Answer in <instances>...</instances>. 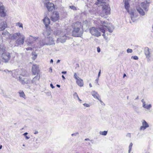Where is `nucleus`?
Wrapping results in <instances>:
<instances>
[{
  "mask_svg": "<svg viewBox=\"0 0 153 153\" xmlns=\"http://www.w3.org/2000/svg\"><path fill=\"white\" fill-rule=\"evenodd\" d=\"M38 38V37H32L31 38H30V39H31V40H35L36 39H37Z\"/></svg>",
  "mask_w": 153,
  "mask_h": 153,
  "instance_id": "58836bf2",
  "label": "nucleus"
},
{
  "mask_svg": "<svg viewBox=\"0 0 153 153\" xmlns=\"http://www.w3.org/2000/svg\"><path fill=\"white\" fill-rule=\"evenodd\" d=\"M50 86L52 88H54V86L53 84L51 83L50 84Z\"/></svg>",
  "mask_w": 153,
  "mask_h": 153,
  "instance_id": "6e6d98bb",
  "label": "nucleus"
},
{
  "mask_svg": "<svg viewBox=\"0 0 153 153\" xmlns=\"http://www.w3.org/2000/svg\"><path fill=\"white\" fill-rule=\"evenodd\" d=\"M62 78L63 79H65V77H64V76L63 75L62 76Z\"/></svg>",
  "mask_w": 153,
  "mask_h": 153,
  "instance_id": "0e129e2a",
  "label": "nucleus"
},
{
  "mask_svg": "<svg viewBox=\"0 0 153 153\" xmlns=\"http://www.w3.org/2000/svg\"><path fill=\"white\" fill-rule=\"evenodd\" d=\"M136 8L137 11L140 15L142 16H143L145 15V13L144 12L141 8L140 5L137 6L136 7Z\"/></svg>",
  "mask_w": 153,
  "mask_h": 153,
  "instance_id": "aec40b11",
  "label": "nucleus"
},
{
  "mask_svg": "<svg viewBox=\"0 0 153 153\" xmlns=\"http://www.w3.org/2000/svg\"><path fill=\"white\" fill-rule=\"evenodd\" d=\"M40 78V75H37L33 78L32 81V83L33 84H36L39 80Z\"/></svg>",
  "mask_w": 153,
  "mask_h": 153,
  "instance_id": "412c9836",
  "label": "nucleus"
},
{
  "mask_svg": "<svg viewBox=\"0 0 153 153\" xmlns=\"http://www.w3.org/2000/svg\"><path fill=\"white\" fill-rule=\"evenodd\" d=\"M26 49L27 51L30 50H31L32 49V48H31L29 47L27 48H26Z\"/></svg>",
  "mask_w": 153,
  "mask_h": 153,
  "instance_id": "de8ad7c7",
  "label": "nucleus"
},
{
  "mask_svg": "<svg viewBox=\"0 0 153 153\" xmlns=\"http://www.w3.org/2000/svg\"><path fill=\"white\" fill-rule=\"evenodd\" d=\"M83 105L85 107H90L89 105V104H88L84 103V104H83Z\"/></svg>",
  "mask_w": 153,
  "mask_h": 153,
  "instance_id": "37998d69",
  "label": "nucleus"
},
{
  "mask_svg": "<svg viewBox=\"0 0 153 153\" xmlns=\"http://www.w3.org/2000/svg\"><path fill=\"white\" fill-rule=\"evenodd\" d=\"M32 72L34 75L38 74L39 72V67L36 65H33L32 67Z\"/></svg>",
  "mask_w": 153,
  "mask_h": 153,
  "instance_id": "ddd939ff",
  "label": "nucleus"
},
{
  "mask_svg": "<svg viewBox=\"0 0 153 153\" xmlns=\"http://www.w3.org/2000/svg\"><path fill=\"white\" fill-rule=\"evenodd\" d=\"M44 4V6L46 7L49 11H51L54 9L53 3L50 2L48 0H45Z\"/></svg>",
  "mask_w": 153,
  "mask_h": 153,
  "instance_id": "0eeeda50",
  "label": "nucleus"
},
{
  "mask_svg": "<svg viewBox=\"0 0 153 153\" xmlns=\"http://www.w3.org/2000/svg\"><path fill=\"white\" fill-rule=\"evenodd\" d=\"M131 19L133 22H134L135 20V18L134 17V16H131Z\"/></svg>",
  "mask_w": 153,
  "mask_h": 153,
  "instance_id": "c03bdc74",
  "label": "nucleus"
},
{
  "mask_svg": "<svg viewBox=\"0 0 153 153\" xmlns=\"http://www.w3.org/2000/svg\"><path fill=\"white\" fill-rule=\"evenodd\" d=\"M152 107V105L151 104H149L148 105H145V106L144 107H143L145 108H146L147 109L149 110L150 109V108H151Z\"/></svg>",
  "mask_w": 153,
  "mask_h": 153,
  "instance_id": "c85d7f7f",
  "label": "nucleus"
},
{
  "mask_svg": "<svg viewBox=\"0 0 153 153\" xmlns=\"http://www.w3.org/2000/svg\"><path fill=\"white\" fill-rule=\"evenodd\" d=\"M53 34L57 38V42H65L68 37L65 32L61 31L60 30H56L54 31Z\"/></svg>",
  "mask_w": 153,
  "mask_h": 153,
  "instance_id": "7ed1b4c3",
  "label": "nucleus"
},
{
  "mask_svg": "<svg viewBox=\"0 0 153 153\" xmlns=\"http://www.w3.org/2000/svg\"><path fill=\"white\" fill-rule=\"evenodd\" d=\"M129 5L128 1H126L125 2V7L128 12H129Z\"/></svg>",
  "mask_w": 153,
  "mask_h": 153,
  "instance_id": "cd10ccee",
  "label": "nucleus"
},
{
  "mask_svg": "<svg viewBox=\"0 0 153 153\" xmlns=\"http://www.w3.org/2000/svg\"><path fill=\"white\" fill-rule=\"evenodd\" d=\"M4 71L5 72V73H6L7 74H11V71H10L9 70H8L7 69H5V70H4Z\"/></svg>",
  "mask_w": 153,
  "mask_h": 153,
  "instance_id": "f704fd0d",
  "label": "nucleus"
},
{
  "mask_svg": "<svg viewBox=\"0 0 153 153\" xmlns=\"http://www.w3.org/2000/svg\"><path fill=\"white\" fill-rule=\"evenodd\" d=\"M1 34L4 37L7 39L9 38L12 40L16 39L15 42V46H18L23 45L24 43L25 37L24 35L19 32L10 34L7 31H5L3 32Z\"/></svg>",
  "mask_w": 153,
  "mask_h": 153,
  "instance_id": "f257e3e1",
  "label": "nucleus"
},
{
  "mask_svg": "<svg viewBox=\"0 0 153 153\" xmlns=\"http://www.w3.org/2000/svg\"><path fill=\"white\" fill-rule=\"evenodd\" d=\"M128 12L129 13V14L131 16H134V13L133 12H132V11L129 12H129Z\"/></svg>",
  "mask_w": 153,
  "mask_h": 153,
  "instance_id": "a18cd8bd",
  "label": "nucleus"
},
{
  "mask_svg": "<svg viewBox=\"0 0 153 153\" xmlns=\"http://www.w3.org/2000/svg\"><path fill=\"white\" fill-rule=\"evenodd\" d=\"M19 96L21 97H22L24 98H25V95L23 91H22L21 92H19Z\"/></svg>",
  "mask_w": 153,
  "mask_h": 153,
  "instance_id": "7c9ffc66",
  "label": "nucleus"
},
{
  "mask_svg": "<svg viewBox=\"0 0 153 153\" xmlns=\"http://www.w3.org/2000/svg\"><path fill=\"white\" fill-rule=\"evenodd\" d=\"M1 54L2 61L5 63L7 62L10 58V53L7 52H5Z\"/></svg>",
  "mask_w": 153,
  "mask_h": 153,
  "instance_id": "1a4fd4ad",
  "label": "nucleus"
},
{
  "mask_svg": "<svg viewBox=\"0 0 153 153\" xmlns=\"http://www.w3.org/2000/svg\"><path fill=\"white\" fill-rule=\"evenodd\" d=\"M73 95L74 96V98H76V97H77V98H78V96L77 94L76 93H75L74 94H73Z\"/></svg>",
  "mask_w": 153,
  "mask_h": 153,
  "instance_id": "ea45409f",
  "label": "nucleus"
},
{
  "mask_svg": "<svg viewBox=\"0 0 153 153\" xmlns=\"http://www.w3.org/2000/svg\"><path fill=\"white\" fill-rule=\"evenodd\" d=\"M90 33L92 35L98 37L101 36L100 33L98 31L97 28L92 27L89 29Z\"/></svg>",
  "mask_w": 153,
  "mask_h": 153,
  "instance_id": "6e6552de",
  "label": "nucleus"
},
{
  "mask_svg": "<svg viewBox=\"0 0 153 153\" xmlns=\"http://www.w3.org/2000/svg\"><path fill=\"white\" fill-rule=\"evenodd\" d=\"M7 11L5 7L3 5L0 6V16L4 17L6 16Z\"/></svg>",
  "mask_w": 153,
  "mask_h": 153,
  "instance_id": "4468645a",
  "label": "nucleus"
},
{
  "mask_svg": "<svg viewBox=\"0 0 153 153\" xmlns=\"http://www.w3.org/2000/svg\"><path fill=\"white\" fill-rule=\"evenodd\" d=\"M56 86L58 88H59L60 86L58 84L56 85Z\"/></svg>",
  "mask_w": 153,
  "mask_h": 153,
  "instance_id": "e2e57ef3",
  "label": "nucleus"
},
{
  "mask_svg": "<svg viewBox=\"0 0 153 153\" xmlns=\"http://www.w3.org/2000/svg\"><path fill=\"white\" fill-rule=\"evenodd\" d=\"M7 27V22H0V31L4 30Z\"/></svg>",
  "mask_w": 153,
  "mask_h": 153,
  "instance_id": "2eb2a0df",
  "label": "nucleus"
},
{
  "mask_svg": "<svg viewBox=\"0 0 153 153\" xmlns=\"http://www.w3.org/2000/svg\"><path fill=\"white\" fill-rule=\"evenodd\" d=\"M74 29L72 32V35L75 37H80L82 35L83 31L81 29L73 28Z\"/></svg>",
  "mask_w": 153,
  "mask_h": 153,
  "instance_id": "9d476101",
  "label": "nucleus"
},
{
  "mask_svg": "<svg viewBox=\"0 0 153 153\" xmlns=\"http://www.w3.org/2000/svg\"><path fill=\"white\" fill-rule=\"evenodd\" d=\"M70 8H71V9H72L73 10H76V8L74 6H70Z\"/></svg>",
  "mask_w": 153,
  "mask_h": 153,
  "instance_id": "e433bc0d",
  "label": "nucleus"
},
{
  "mask_svg": "<svg viewBox=\"0 0 153 153\" xmlns=\"http://www.w3.org/2000/svg\"><path fill=\"white\" fill-rule=\"evenodd\" d=\"M74 77L76 80L79 79V77L77 76V75L76 73H75L74 74Z\"/></svg>",
  "mask_w": 153,
  "mask_h": 153,
  "instance_id": "79ce46f5",
  "label": "nucleus"
},
{
  "mask_svg": "<svg viewBox=\"0 0 153 153\" xmlns=\"http://www.w3.org/2000/svg\"><path fill=\"white\" fill-rule=\"evenodd\" d=\"M18 79L22 84H27L30 82V80L26 78V74L23 75L21 74L18 77Z\"/></svg>",
  "mask_w": 153,
  "mask_h": 153,
  "instance_id": "423d86ee",
  "label": "nucleus"
},
{
  "mask_svg": "<svg viewBox=\"0 0 153 153\" xmlns=\"http://www.w3.org/2000/svg\"><path fill=\"white\" fill-rule=\"evenodd\" d=\"M46 31L44 32L43 34L45 36H49L50 35L52 32V30L49 27H46Z\"/></svg>",
  "mask_w": 153,
  "mask_h": 153,
  "instance_id": "4be33fe9",
  "label": "nucleus"
},
{
  "mask_svg": "<svg viewBox=\"0 0 153 153\" xmlns=\"http://www.w3.org/2000/svg\"><path fill=\"white\" fill-rule=\"evenodd\" d=\"M99 24V28L100 31L103 33V36L105 35V33L107 31L111 33L113 32L114 29L113 26L107 21H100Z\"/></svg>",
  "mask_w": 153,
  "mask_h": 153,
  "instance_id": "f03ea898",
  "label": "nucleus"
},
{
  "mask_svg": "<svg viewBox=\"0 0 153 153\" xmlns=\"http://www.w3.org/2000/svg\"><path fill=\"white\" fill-rule=\"evenodd\" d=\"M76 83L80 87H82L83 85V80L79 78V79H76Z\"/></svg>",
  "mask_w": 153,
  "mask_h": 153,
  "instance_id": "b1692460",
  "label": "nucleus"
},
{
  "mask_svg": "<svg viewBox=\"0 0 153 153\" xmlns=\"http://www.w3.org/2000/svg\"><path fill=\"white\" fill-rule=\"evenodd\" d=\"M78 98V100H79V101H81V100L79 99V97H78V98Z\"/></svg>",
  "mask_w": 153,
  "mask_h": 153,
  "instance_id": "774afa93",
  "label": "nucleus"
},
{
  "mask_svg": "<svg viewBox=\"0 0 153 153\" xmlns=\"http://www.w3.org/2000/svg\"><path fill=\"white\" fill-rule=\"evenodd\" d=\"M100 134L103 135H106L107 134V131H100Z\"/></svg>",
  "mask_w": 153,
  "mask_h": 153,
  "instance_id": "c756f323",
  "label": "nucleus"
},
{
  "mask_svg": "<svg viewBox=\"0 0 153 153\" xmlns=\"http://www.w3.org/2000/svg\"><path fill=\"white\" fill-rule=\"evenodd\" d=\"M149 4V0L146 1H145L142 2L140 4V6L145 10L147 11L148 10Z\"/></svg>",
  "mask_w": 153,
  "mask_h": 153,
  "instance_id": "f8f14e48",
  "label": "nucleus"
},
{
  "mask_svg": "<svg viewBox=\"0 0 153 153\" xmlns=\"http://www.w3.org/2000/svg\"><path fill=\"white\" fill-rule=\"evenodd\" d=\"M151 50L148 47H146L145 48V53L146 56V57L149 58L150 56Z\"/></svg>",
  "mask_w": 153,
  "mask_h": 153,
  "instance_id": "f3484780",
  "label": "nucleus"
},
{
  "mask_svg": "<svg viewBox=\"0 0 153 153\" xmlns=\"http://www.w3.org/2000/svg\"><path fill=\"white\" fill-rule=\"evenodd\" d=\"M126 136L127 137H131V134L130 133H128L127 134V135Z\"/></svg>",
  "mask_w": 153,
  "mask_h": 153,
  "instance_id": "864d4df0",
  "label": "nucleus"
},
{
  "mask_svg": "<svg viewBox=\"0 0 153 153\" xmlns=\"http://www.w3.org/2000/svg\"><path fill=\"white\" fill-rule=\"evenodd\" d=\"M127 51L128 53H131L132 52V50L131 49L128 48L127 49Z\"/></svg>",
  "mask_w": 153,
  "mask_h": 153,
  "instance_id": "4c0bfd02",
  "label": "nucleus"
},
{
  "mask_svg": "<svg viewBox=\"0 0 153 153\" xmlns=\"http://www.w3.org/2000/svg\"><path fill=\"white\" fill-rule=\"evenodd\" d=\"M78 134V132H77V133H75L72 134H71V136H76Z\"/></svg>",
  "mask_w": 153,
  "mask_h": 153,
  "instance_id": "3c124183",
  "label": "nucleus"
},
{
  "mask_svg": "<svg viewBox=\"0 0 153 153\" xmlns=\"http://www.w3.org/2000/svg\"><path fill=\"white\" fill-rule=\"evenodd\" d=\"M81 25L80 22H77L73 23L72 26L73 28L81 29Z\"/></svg>",
  "mask_w": 153,
  "mask_h": 153,
  "instance_id": "6ab92c4d",
  "label": "nucleus"
},
{
  "mask_svg": "<svg viewBox=\"0 0 153 153\" xmlns=\"http://www.w3.org/2000/svg\"><path fill=\"white\" fill-rule=\"evenodd\" d=\"M66 71H62V74H66Z\"/></svg>",
  "mask_w": 153,
  "mask_h": 153,
  "instance_id": "13d9d810",
  "label": "nucleus"
},
{
  "mask_svg": "<svg viewBox=\"0 0 153 153\" xmlns=\"http://www.w3.org/2000/svg\"><path fill=\"white\" fill-rule=\"evenodd\" d=\"M38 133V131H36L35 132V133H34V134H37Z\"/></svg>",
  "mask_w": 153,
  "mask_h": 153,
  "instance_id": "69168bd1",
  "label": "nucleus"
},
{
  "mask_svg": "<svg viewBox=\"0 0 153 153\" xmlns=\"http://www.w3.org/2000/svg\"><path fill=\"white\" fill-rule=\"evenodd\" d=\"M141 102H142L143 103V107H144V106H145V105H146V102L143 99L142 100H141Z\"/></svg>",
  "mask_w": 153,
  "mask_h": 153,
  "instance_id": "c9c22d12",
  "label": "nucleus"
},
{
  "mask_svg": "<svg viewBox=\"0 0 153 153\" xmlns=\"http://www.w3.org/2000/svg\"><path fill=\"white\" fill-rule=\"evenodd\" d=\"M97 51L98 53L100 52V48L99 47L97 48Z\"/></svg>",
  "mask_w": 153,
  "mask_h": 153,
  "instance_id": "8fccbe9b",
  "label": "nucleus"
},
{
  "mask_svg": "<svg viewBox=\"0 0 153 153\" xmlns=\"http://www.w3.org/2000/svg\"><path fill=\"white\" fill-rule=\"evenodd\" d=\"M16 25L19 26L20 27H22L23 29V25L21 23H16Z\"/></svg>",
  "mask_w": 153,
  "mask_h": 153,
  "instance_id": "2f4dec72",
  "label": "nucleus"
},
{
  "mask_svg": "<svg viewBox=\"0 0 153 153\" xmlns=\"http://www.w3.org/2000/svg\"><path fill=\"white\" fill-rule=\"evenodd\" d=\"M143 126L140 127V130H144L147 128L149 127V125L148 123L145 120H143L142 123Z\"/></svg>",
  "mask_w": 153,
  "mask_h": 153,
  "instance_id": "dca6fc26",
  "label": "nucleus"
},
{
  "mask_svg": "<svg viewBox=\"0 0 153 153\" xmlns=\"http://www.w3.org/2000/svg\"><path fill=\"white\" fill-rule=\"evenodd\" d=\"M106 1V0H97L98 1L96 2L95 4L99 7L100 5L102 6L103 11L106 15H108L110 14V7L104 4Z\"/></svg>",
  "mask_w": 153,
  "mask_h": 153,
  "instance_id": "20e7f679",
  "label": "nucleus"
},
{
  "mask_svg": "<svg viewBox=\"0 0 153 153\" xmlns=\"http://www.w3.org/2000/svg\"><path fill=\"white\" fill-rule=\"evenodd\" d=\"M97 99L98 100H99L100 102H102V101L100 99V98H99V97L98 98V99Z\"/></svg>",
  "mask_w": 153,
  "mask_h": 153,
  "instance_id": "bf43d9fd",
  "label": "nucleus"
},
{
  "mask_svg": "<svg viewBox=\"0 0 153 153\" xmlns=\"http://www.w3.org/2000/svg\"><path fill=\"white\" fill-rule=\"evenodd\" d=\"M88 22L87 21H85L83 22L82 26V30H85L88 27Z\"/></svg>",
  "mask_w": 153,
  "mask_h": 153,
  "instance_id": "393cba45",
  "label": "nucleus"
},
{
  "mask_svg": "<svg viewBox=\"0 0 153 153\" xmlns=\"http://www.w3.org/2000/svg\"><path fill=\"white\" fill-rule=\"evenodd\" d=\"M85 141L90 140V139L88 138H87L85 139Z\"/></svg>",
  "mask_w": 153,
  "mask_h": 153,
  "instance_id": "052dcab7",
  "label": "nucleus"
},
{
  "mask_svg": "<svg viewBox=\"0 0 153 153\" xmlns=\"http://www.w3.org/2000/svg\"><path fill=\"white\" fill-rule=\"evenodd\" d=\"M28 134V133L27 132H25V133H24L23 135L25 136L26 139L27 140H28L30 138V137H28L27 136V135Z\"/></svg>",
  "mask_w": 153,
  "mask_h": 153,
  "instance_id": "72a5a7b5",
  "label": "nucleus"
},
{
  "mask_svg": "<svg viewBox=\"0 0 153 153\" xmlns=\"http://www.w3.org/2000/svg\"><path fill=\"white\" fill-rule=\"evenodd\" d=\"M49 72H52V69L51 67H50L49 69Z\"/></svg>",
  "mask_w": 153,
  "mask_h": 153,
  "instance_id": "5fc2aeb1",
  "label": "nucleus"
},
{
  "mask_svg": "<svg viewBox=\"0 0 153 153\" xmlns=\"http://www.w3.org/2000/svg\"><path fill=\"white\" fill-rule=\"evenodd\" d=\"M89 86L90 88L92 87V85L91 83L89 84Z\"/></svg>",
  "mask_w": 153,
  "mask_h": 153,
  "instance_id": "338daca9",
  "label": "nucleus"
},
{
  "mask_svg": "<svg viewBox=\"0 0 153 153\" xmlns=\"http://www.w3.org/2000/svg\"><path fill=\"white\" fill-rule=\"evenodd\" d=\"M133 145V144L132 143H130L129 146L128 153H130L132 147Z\"/></svg>",
  "mask_w": 153,
  "mask_h": 153,
  "instance_id": "473e14b6",
  "label": "nucleus"
},
{
  "mask_svg": "<svg viewBox=\"0 0 153 153\" xmlns=\"http://www.w3.org/2000/svg\"><path fill=\"white\" fill-rule=\"evenodd\" d=\"M5 47L3 45H0V54H2L5 52Z\"/></svg>",
  "mask_w": 153,
  "mask_h": 153,
  "instance_id": "bb28decb",
  "label": "nucleus"
},
{
  "mask_svg": "<svg viewBox=\"0 0 153 153\" xmlns=\"http://www.w3.org/2000/svg\"><path fill=\"white\" fill-rule=\"evenodd\" d=\"M43 21L46 27L48 26L50 23V21L49 19L47 17H46L43 19Z\"/></svg>",
  "mask_w": 153,
  "mask_h": 153,
  "instance_id": "a211bd4d",
  "label": "nucleus"
},
{
  "mask_svg": "<svg viewBox=\"0 0 153 153\" xmlns=\"http://www.w3.org/2000/svg\"><path fill=\"white\" fill-rule=\"evenodd\" d=\"M100 74H101V70H100L99 72L98 76V78L100 77Z\"/></svg>",
  "mask_w": 153,
  "mask_h": 153,
  "instance_id": "603ef678",
  "label": "nucleus"
},
{
  "mask_svg": "<svg viewBox=\"0 0 153 153\" xmlns=\"http://www.w3.org/2000/svg\"><path fill=\"white\" fill-rule=\"evenodd\" d=\"M53 62V59H51V61H50V63H52Z\"/></svg>",
  "mask_w": 153,
  "mask_h": 153,
  "instance_id": "680f3d73",
  "label": "nucleus"
},
{
  "mask_svg": "<svg viewBox=\"0 0 153 153\" xmlns=\"http://www.w3.org/2000/svg\"><path fill=\"white\" fill-rule=\"evenodd\" d=\"M33 55H34V59H35L36 57L37 56V55L35 52H34L33 53Z\"/></svg>",
  "mask_w": 153,
  "mask_h": 153,
  "instance_id": "49530a36",
  "label": "nucleus"
},
{
  "mask_svg": "<svg viewBox=\"0 0 153 153\" xmlns=\"http://www.w3.org/2000/svg\"><path fill=\"white\" fill-rule=\"evenodd\" d=\"M91 94L95 98L97 99L99 97H100V96L98 94L97 92L95 91H92L91 92Z\"/></svg>",
  "mask_w": 153,
  "mask_h": 153,
  "instance_id": "a878e982",
  "label": "nucleus"
},
{
  "mask_svg": "<svg viewBox=\"0 0 153 153\" xmlns=\"http://www.w3.org/2000/svg\"><path fill=\"white\" fill-rule=\"evenodd\" d=\"M40 47L45 45H51L54 44V40L52 37L50 36L48 37L45 39L43 40L40 43Z\"/></svg>",
  "mask_w": 153,
  "mask_h": 153,
  "instance_id": "39448f33",
  "label": "nucleus"
},
{
  "mask_svg": "<svg viewBox=\"0 0 153 153\" xmlns=\"http://www.w3.org/2000/svg\"><path fill=\"white\" fill-rule=\"evenodd\" d=\"M3 41L2 38V36L0 35V43L2 42Z\"/></svg>",
  "mask_w": 153,
  "mask_h": 153,
  "instance_id": "09e8293b",
  "label": "nucleus"
},
{
  "mask_svg": "<svg viewBox=\"0 0 153 153\" xmlns=\"http://www.w3.org/2000/svg\"><path fill=\"white\" fill-rule=\"evenodd\" d=\"M19 72L18 71L14 70L11 71L10 74L14 77L18 78V74Z\"/></svg>",
  "mask_w": 153,
  "mask_h": 153,
  "instance_id": "5701e85b",
  "label": "nucleus"
},
{
  "mask_svg": "<svg viewBox=\"0 0 153 153\" xmlns=\"http://www.w3.org/2000/svg\"><path fill=\"white\" fill-rule=\"evenodd\" d=\"M132 57L133 58V59L135 60H137L138 59V57L136 56H133Z\"/></svg>",
  "mask_w": 153,
  "mask_h": 153,
  "instance_id": "a19ab883",
  "label": "nucleus"
},
{
  "mask_svg": "<svg viewBox=\"0 0 153 153\" xmlns=\"http://www.w3.org/2000/svg\"><path fill=\"white\" fill-rule=\"evenodd\" d=\"M98 80H99V78L98 77V78L97 79H96L95 80V82H97V83H98Z\"/></svg>",
  "mask_w": 153,
  "mask_h": 153,
  "instance_id": "4d7b16f0",
  "label": "nucleus"
},
{
  "mask_svg": "<svg viewBox=\"0 0 153 153\" xmlns=\"http://www.w3.org/2000/svg\"><path fill=\"white\" fill-rule=\"evenodd\" d=\"M50 18L51 20L53 22L58 21L59 19V13L57 11L54 12L51 16Z\"/></svg>",
  "mask_w": 153,
  "mask_h": 153,
  "instance_id": "9b49d317",
  "label": "nucleus"
}]
</instances>
